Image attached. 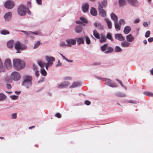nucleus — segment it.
<instances>
[{
	"instance_id": "obj_7",
	"label": "nucleus",
	"mask_w": 153,
	"mask_h": 153,
	"mask_svg": "<svg viewBox=\"0 0 153 153\" xmlns=\"http://www.w3.org/2000/svg\"><path fill=\"white\" fill-rule=\"evenodd\" d=\"M15 47L17 50L16 53H20L21 52L20 50H23L25 48V46L21 45L19 42H16Z\"/></svg>"
},
{
	"instance_id": "obj_5",
	"label": "nucleus",
	"mask_w": 153,
	"mask_h": 153,
	"mask_svg": "<svg viewBox=\"0 0 153 153\" xmlns=\"http://www.w3.org/2000/svg\"><path fill=\"white\" fill-rule=\"evenodd\" d=\"M10 78L14 81H18L20 78V75L19 73L16 71L12 72L10 75Z\"/></svg>"
},
{
	"instance_id": "obj_10",
	"label": "nucleus",
	"mask_w": 153,
	"mask_h": 153,
	"mask_svg": "<svg viewBox=\"0 0 153 153\" xmlns=\"http://www.w3.org/2000/svg\"><path fill=\"white\" fill-rule=\"evenodd\" d=\"M70 85V83L68 81H65L60 83L58 86V88H65Z\"/></svg>"
},
{
	"instance_id": "obj_62",
	"label": "nucleus",
	"mask_w": 153,
	"mask_h": 153,
	"mask_svg": "<svg viewBox=\"0 0 153 153\" xmlns=\"http://www.w3.org/2000/svg\"><path fill=\"white\" fill-rule=\"evenodd\" d=\"M60 55L62 57L63 59L65 60L66 61H68V59L66 58L62 54L60 53Z\"/></svg>"
},
{
	"instance_id": "obj_2",
	"label": "nucleus",
	"mask_w": 153,
	"mask_h": 153,
	"mask_svg": "<svg viewBox=\"0 0 153 153\" xmlns=\"http://www.w3.org/2000/svg\"><path fill=\"white\" fill-rule=\"evenodd\" d=\"M28 10V7L23 4H21L18 7L17 13L20 16H24L26 14L27 11Z\"/></svg>"
},
{
	"instance_id": "obj_38",
	"label": "nucleus",
	"mask_w": 153,
	"mask_h": 153,
	"mask_svg": "<svg viewBox=\"0 0 153 153\" xmlns=\"http://www.w3.org/2000/svg\"><path fill=\"white\" fill-rule=\"evenodd\" d=\"M79 83L78 82H74L73 83L72 85L70 86V87L71 88H73L76 87L77 86L79 85Z\"/></svg>"
},
{
	"instance_id": "obj_44",
	"label": "nucleus",
	"mask_w": 153,
	"mask_h": 153,
	"mask_svg": "<svg viewBox=\"0 0 153 153\" xmlns=\"http://www.w3.org/2000/svg\"><path fill=\"white\" fill-rule=\"evenodd\" d=\"M40 45V42L39 41L37 42L34 45V47L33 48H37L39 46V45Z\"/></svg>"
},
{
	"instance_id": "obj_58",
	"label": "nucleus",
	"mask_w": 153,
	"mask_h": 153,
	"mask_svg": "<svg viewBox=\"0 0 153 153\" xmlns=\"http://www.w3.org/2000/svg\"><path fill=\"white\" fill-rule=\"evenodd\" d=\"M148 41L149 42H151L153 41V38L150 37L148 39Z\"/></svg>"
},
{
	"instance_id": "obj_22",
	"label": "nucleus",
	"mask_w": 153,
	"mask_h": 153,
	"mask_svg": "<svg viewBox=\"0 0 153 153\" xmlns=\"http://www.w3.org/2000/svg\"><path fill=\"white\" fill-rule=\"evenodd\" d=\"M128 2L132 5L137 6L138 5V1L137 0H127Z\"/></svg>"
},
{
	"instance_id": "obj_31",
	"label": "nucleus",
	"mask_w": 153,
	"mask_h": 153,
	"mask_svg": "<svg viewBox=\"0 0 153 153\" xmlns=\"http://www.w3.org/2000/svg\"><path fill=\"white\" fill-rule=\"evenodd\" d=\"M82 27L79 26H77L75 28V31L76 33H79L82 32Z\"/></svg>"
},
{
	"instance_id": "obj_28",
	"label": "nucleus",
	"mask_w": 153,
	"mask_h": 153,
	"mask_svg": "<svg viewBox=\"0 0 153 153\" xmlns=\"http://www.w3.org/2000/svg\"><path fill=\"white\" fill-rule=\"evenodd\" d=\"M107 50L105 51L104 52L105 53H111L113 51V48L110 46L107 47Z\"/></svg>"
},
{
	"instance_id": "obj_41",
	"label": "nucleus",
	"mask_w": 153,
	"mask_h": 153,
	"mask_svg": "<svg viewBox=\"0 0 153 153\" xmlns=\"http://www.w3.org/2000/svg\"><path fill=\"white\" fill-rule=\"evenodd\" d=\"M115 50L116 52H120L122 51L121 49L118 46L115 47Z\"/></svg>"
},
{
	"instance_id": "obj_14",
	"label": "nucleus",
	"mask_w": 153,
	"mask_h": 153,
	"mask_svg": "<svg viewBox=\"0 0 153 153\" xmlns=\"http://www.w3.org/2000/svg\"><path fill=\"white\" fill-rule=\"evenodd\" d=\"M46 58L48 62L47 63L50 65L51 66L53 64V62H54L55 60V58L53 57L46 56Z\"/></svg>"
},
{
	"instance_id": "obj_8",
	"label": "nucleus",
	"mask_w": 153,
	"mask_h": 153,
	"mask_svg": "<svg viewBox=\"0 0 153 153\" xmlns=\"http://www.w3.org/2000/svg\"><path fill=\"white\" fill-rule=\"evenodd\" d=\"M105 81L106 82L105 84L110 87H116L117 85L114 83L111 82V79H105Z\"/></svg>"
},
{
	"instance_id": "obj_37",
	"label": "nucleus",
	"mask_w": 153,
	"mask_h": 153,
	"mask_svg": "<svg viewBox=\"0 0 153 153\" xmlns=\"http://www.w3.org/2000/svg\"><path fill=\"white\" fill-rule=\"evenodd\" d=\"M1 33L3 35L8 34L9 33V31L6 30H2L1 32Z\"/></svg>"
},
{
	"instance_id": "obj_61",
	"label": "nucleus",
	"mask_w": 153,
	"mask_h": 153,
	"mask_svg": "<svg viewBox=\"0 0 153 153\" xmlns=\"http://www.w3.org/2000/svg\"><path fill=\"white\" fill-rule=\"evenodd\" d=\"M143 25L146 27H147L148 26V24L147 22H144L143 24Z\"/></svg>"
},
{
	"instance_id": "obj_53",
	"label": "nucleus",
	"mask_w": 153,
	"mask_h": 153,
	"mask_svg": "<svg viewBox=\"0 0 153 153\" xmlns=\"http://www.w3.org/2000/svg\"><path fill=\"white\" fill-rule=\"evenodd\" d=\"M55 116L58 118H60V117H61V115L59 113H56V114H55Z\"/></svg>"
},
{
	"instance_id": "obj_23",
	"label": "nucleus",
	"mask_w": 153,
	"mask_h": 153,
	"mask_svg": "<svg viewBox=\"0 0 153 153\" xmlns=\"http://www.w3.org/2000/svg\"><path fill=\"white\" fill-rule=\"evenodd\" d=\"M131 30V29L130 27L128 26H126L124 28L123 32L125 34H128L130 32Z\"/></svg>"
},
{
	"instance_id": "obj_9",
	"label": "nucleus",
	"mask_w": 153,
	"mask_h": 153,
	"mask_svg": "<svg viewBox=\"0 0 153 153\" xmlns=\"http://www.w3.org/2000/svg\"><path fill=\"white\" fill-rule=\"evenodd\" d=\"M107 0H103V1H102L101 3L100 2H98V10H100L101 9H103L102 8L103 7H105L107 4Z\"/></svg>"
},
{
	"instance_id": "obj_30",
	"label": "nucleus",
	"mask_w": 153,
	"mask_h": 153,
	"mask_svg": "<svg viewBox=\"0 0 153 153\" xmlns=\"http://www.w3.org/2000/svg\"><path fill=\"white\" fill-rule=\"evenodd\" d=\"M93 35L97 39L100 38L99 34L96 30H94L93 31Z\"/></svg>"
},
{
	"instance_id": "obj_59",
	"label": "nucleus",
	"mask_w": 153,
	"mask_h": 153,
	"mask_svg": "<svg viewBox=\"0 0 153 153\" xmlns=\"http://www.w3.org/2000/svg\"><path fill=\"white\" fill-rule=\"evenodd\" d=\"M62 65V63L60 62L59 60L58 61V64H57L56 65V67H58L59 66H61Z\"/></svg>"
},
{
	"instance_id": "obj_47",
	"label": "nucleus",
	"mask_w": 153,
	"mask_h": 153,
	"mask_svg": "<svg viewBox=\"0 0 153 153\" xmlns=\"http://www.w3.org/2000/svg\"><path fill=\"white\" fill-rule=\"evenodd\" d=\"M60 45L61 47H65L68 46V44H66L64 42H62L60 44Z\"/></svg>"
},
{
	"instance_id": "obj_4",
	"label": "nucleus",
	"mask_w": 153,
	"mask_h": 153,
	"mask_svg": "<svg viewBox=\"0 0 153 153\" xmlns=\"http://www.w3.org/2000/svg\"><path fill=\"white\" fill-rule=\"evenodd\" d=\"M114 26L116 30L118 31L120 30L121 26L122 25H125V22L124 20L122 19L119 21V22H114Z\"/></svg>"
},
{
	"instance_id": "obj_17",
	"label": "nucleus",
	"mask_w": 153,
	"mask_h": 153,
	"mask_svg": "<svg viewBox=\"0 0 153 153\" xmlns=\"http://www.w3.org/2000/svg\"><path fill=\"white\" fill-rule=\"evenodd\" d=\"M126 38L127 41L128 42H131L134 39V37L131 34H129L127 36H126Z\"/></svg>"
},
{
	"instance_id": "obj_63",
	"label": "nucleus",
	"mask_w": 153,
	"mask_h": 153,
	"mask_svg": "<svg viewBox=\"0 0 153 153\" xmlns=\"http://www.w3.org/2000/svg\"><path fill=\"white\" fill-rule=\"evenodd\" d=\"M129 102L132 103H136V102L135 101L130 100L129 101Z\"/></svg>"
},
{
	"instance_id": "obj_56",
	"label": "nucleus",
	"mask_w": 153,
	"mask_h": 153,
	"mask_svg": "<svg viewBox=\"0 0 153 153\" xmlns=\"http://www.w3.org/2000/svg\"><path fill=\"white\" fill-rule=\"evenodd\" d=\"M140 22V20L139 19H135L134 21V23H139Z\"/></svg>"
},
{
	"instance_id": "obj_55",
	"label": "nucleus",
	"mask_w": 153,
	"mask_h": 153,
	"mask_svg": "<svg viewBox=\"0 0 153 153\" xmlns=\"http://www.w3.org/2000/svg\"><path fill=\"white\" fill-rule=\"evenodd\" d=\"M71 79V78L70 76H67V77H65L64 78V79L65 80H70Z\"/></svg>"
},
{
	"instance_id": "obj_11",
	"label": "nucleus",
	"mask_w": 153,
	"mask_h": 153,
	"mask_svg": "<svg viewBox=\"0 0 153 153\" xmlns=\"http://www.w3.org/2000/svg\"><path fill=\"white\" fill-rule=\"evenodd\" d=\"M38 64L39 66L42 68H44V67L45 66L47 70H48V67L51 65L47 63L44 62L41 60H39L38 61Z\"/></svg>"
},
{
	"instance_id": "obj_52",
	"label": "nucleus",
	"mask_w": 153,
	"mask_h": 153,
	"mask_svg": "<svg viewBox=\"0 0 153 153\" xmlns=\"http://www.w3.org/2000/svg\"><path fill=\"white\" fill-rule=\"evenodd\" d=\"M116 80L123 87L124 86L122 82L121 81L119 80L118 79H117Z\"/></svg>"
},
{
	"instance_id": "obj_32",
	"label": "nucleus",
	"mask_w": 153,
	"mask_h": 153,
	"mask_svg": "<svg viewBox=\"0 0 153 153\" xmlns=\"http://www.w3.org/2000/svg\"><path fill=\"white\" fill-rule=\"evenodd\" d=\"M6 97V96L5 94L2 93H0V101H4Z\"/></svg>"
},
{
	"instance_id": "obj_21",
	"label": "nucleus",
	"mask_w": 153,
	"mask_h": 153,
	"mask_svg": "<svg viewBox=\"0 0 153 153\" xmlns=\"http://www.w3.org/2000/svg\"><path fill=\"white\" fill-rule=\"evenodd\" d=\"M94 25L96 28H97L98 29L102 30L103 29V26L100 23H95Z\"/></svg>"
},
{
	"instance_id": "obj_57",
	"label": "nucleus",
	"mask_w": 153,
	"mask_h": 153,
	"mask_svg": "<svg viewBox=\"0 0 153 153\" xmlns=\"http://www.w3.org/2000/svg\"><path fill=\"white\" fill-rule=\"evenodd\" d=\"M35 75L37 77H38L39 75V71H36L35 72Z\"/></svg>"
},
{
	"instance_id": "obj_35",
	"label": "nucleus",
	"mask_w": 153,
	"mask_h": 153,
	"mask_svg": "<svg viewBox=\"0 0 153 153\" xmlns=\"http://www.w3.org/2000/svg\"><path fill=\"white\" fill-rule=\"evenodd\" d=\"M119 3L120 6H124L126 4L125 0H119Z\"/></svg>"
},
{
	"instance_id": "obj_26",
	"label": "nucleus",
	"mask_w": 153,
	"mask_h": 153,
	"mask_svg": "<svg viewBox=\"0 0 153 153\" xmlns=\"http://www.w3.org/2000/svg\"><path fill=\"white\" fill-rule=\"evenodd\" d=\"M104 20L107 23L108 28L111 29L112 27V24L111 21L107 18H105Z\"/></svg>"
},
{
	"instance_id": "obj_48",
	"label": "nucleus",
	"mask_w": 153,
	"mask_h": 153,
	"mask_svg": "<svg viewBox=\"0 0 153 153\" xmlns=\"http://www.w3.org/2000/svg\"><path fill=\"white\" fill-rule=\"evenodd\" d=\"M37 3L39 5H41L42 4V0H36Z\"/></svg>"
},
{
	"instance_id": "obj_1",
	"label": "nucleus",
	"mask_w": 153,
	"mask_h": 153,
	"mask_svg": "<svg viewBox=\"0 0 153 153\" xmlns=\"http://www.w3.org/2000/svg\"><path fill=\"white\" fill-rule=\"evenodd\" d=\"M14 67L16 70H19L23 69L25 66V63L19 59H16L13 60Z\"/></svg>"
},
{
	"instance_id": "obj_49",
	"label": "nucleus",
	"mask_w": 153,
	"mask_h": 153,
	"mask_svg": "<svg viewBox=\"0 0 153 153\" xmlns=\"http://www.w3.org/2000/svg\"><path fill=\"white\" fill-rule=\"evenodd\" d=\"M10 98L12 100H16L17 99V97L16 95H12L10 96Z\"/></svg>"
},
{
	"instance_id": "obj_34",
	"label": "nucleus",
	"mask_w": 153,
	"mask_h": 153,
	"mask_svg": "<svg viewBox=\"0 0 153 153\" xmlns=\"http://www.w3.org/2000/svg\"><path fill=\"white\" fill-rule=\"evenodd\" d=\"M7 46L9 48H12L13 46V41L10 40L8 42L7 44Z\"/></svg>"
},
{
	"instance_id": "obj_25",
	"label": "nucleus",
	"mask_w": 153,
	"mask_h": 153,
	"mask_svg": "<svg viewBox=\"0 0 153 153\" xmlns=\"http://www.w3.org/2000/svg\"><path fill=\"white\" fill-rule=\"evenodd\" d=\"M121 45L123 47L127 48L130 46V43L128 42V41H125L122 42L121 43Z\"/></svg>"
},
{
	"instance_id": "obj_43",
	"label": "nucleus",
	"mask_w": 153,
	"mask_h": 153,
	"mask_svg": "<svg viewBox=\"0 0 153 153\" xmlns=\"http://www.w3.org/2000/svg\"><path fill=\"white\" fill-rule=\"evenodd\" d=\"M85 38L87 44H90L91 43V41L89 37L88 36H86Z\"/></svg>"
},
{
	"instance_id": "obj_42",
	"label": "nucleus",
	"mask_w": 153,
	"mask_h": 153,
	"mask_svg": "<svg viewBox=\"0 0 153 153\" xmlns=\"http://www.w3.org/2000/svg\"><path fill=\"white\" fill-rule=\"evenodd\" d=\"M41 74L43 76H46L47 74V72L44 69H42L41 70Z\"/></svg>"
},
{
	"instance_id": "obj_39",
	"label": "nucleus",
	"mask_w": 153,
	"mask_h": 153,
	"mask_svg": "<svg viewBox=\"0 0 153 153\" xmlns=\"http://www.w3.org/2000/svg\"><path fill=\"white\" fill-rule=\"evenodd\" d=\"M144 94L150 97H153V93L151 92L148 91L145 92H144Z\"/></svg>"
},
{
	"instance_id": "obj_19",
	"label": "nucleus",
	"mask_w": 153,
	"mask_h": 153,
	"mask_svg": "<svg viewBox=\"0 0 153 153\" xmlns=\"http://www.w3.org/2000/svg\"><path fill=\"white\" fill-rule=\"evenodd\" d=\"M99 14L100 16L102 17H105L106 16V13L104 9H101L99 10Z\"/></svg>"
},
{
	"instance_id": "obj_33",
	"label": "nucleus",
	"mask_w": 153,
	"mask_h": 153,
	"mask_svg": "<svg viewBox=\"0 0 153 153\" xmlns=\"http://www.w3.org/2000/svg\"><path fill=\"white\" fill-rule=\"evenodd\" d=\"M22 32H24L25 34L27 36H28V35L30 34V33H33L35 35H38L40 34V33L38 32H26L25 31H22Z\"/></svg>"
},
{
	"instance_id": "obj_46",
	"label": "nucleus",
	"mask_w": 153,
	"mask_h": 153,
	"mask_svg": "<svg viewBox=\"0 0 153 153\" xmlns=\"http://www.w3.org/2000/svg\"><path fill=\"white\" fill-rule=\"evenodd\" d=\"M150 31H148L146 32L145 35V37L148 38L150 36Z\"/></svg>"
},
{
	"instance_id": "obj_24",
	"label": "nucleus",
	"mask_w": 153,
	"mask_h": 153,
	"mask_svg": "<svg viewBox=\"0 0 153 153\" xmlns=\"http://www.w3.org/2000/svg\"><path fill=\"white\" fill-rule=\"evenodd\" d=\"M90 13L91 15L93 16H96L97 14V12L96 9L93 7H92L91 9Z\"/></svg>"
},
{
	"instance_id": "obj_15",
	"label": "nucleus",
	"mask_w": 153,
	"mask_h": 153,
	"mask_svg": "<svg viewBox=\"0 0 153 153\" xmlns=\"http://www.w3.org/2000/svg\"><path fill=\"white\" fill-rule=\"evenodd\" d=\"M115 38L116 39L120 41H124L125 39V38L120 33L115 34Z\"/></svg>"
},
{
	"instance_id": "obj_3",
	"label": "nucleus",
	"mask_w": 153,
	"mask_h": 153,
	"mask_svg": "<svg viewBox=\"0 0 153 153\" xmlns=\"http://www.w3.org/2000/svg\"><path fill=\"white\" fill-rule=\"evenodd\" d=\"M32 78L30 76L28 75L25 76L24 77V81L22 83V85L28 88L32 85Z\"/></svg>"
},
{
	"instance_id": "obj_60",
	"label": "nucleus",
	"mask_w": 153,
	"mask_h": 153,
	"mask_svg": "<svg viewBox=\"0 0 153 153\" xmlns=\"http://www.w3.org/2000/svg\"><path fill=\"white\" fill-rule=\"evenodd\" d=\"M6 85L7 86V88L8 89H11V86L10 84H7Z\"/></svg>"
},
{
	"instance_id": "obj_51",
	"label": "nucleus",
	"mask_w": 153,
	"mask_h": 153,
	"mask_svg": "<svg viewBox=\"0 0 153 153\" xmlns=\"http://www.w3.org/2000/svg\"><path fill=\"white\" fill-rule=\"evenodd\" d=\"M31 2L30 1H28L27 2V6L29 8L31 7Z\"/></svg>"
},
{
	"instance_id": "obj_18",
	"label": "nucleus",
	"mask_w": 153,
	"mask_h": 153,
	"mask_svg": "<svg viewBox=\"0 0 153 153\" xmlns=\"http://www.w3.org/2000/svg\"><path fill=\"white\" fill-rule=\"evenodd\" d=\"M89 7V4L87 3H86L83 4L82 6V10L84 12H86L88 10Z\"/></svg>"
},
{
	"instance_id": "obj_36",
	"label": "nucleus",
	"mask_w": 153,
	"mask_h": 153,
	"mask_svg": "<svg viewBox=\"0 0 153 153\" xmlns=\"http://www.w3.org/2000/svg\"><path fill=\"white\" fill-rule=\"evenodd\" d=\"M107 45L106 44L104 45L101 47V50L102 51H104L107 49Z\"/></svg>"
},
{
	"instance_id": "obj_27",
	"label": "nucleus",
	"mask_w": 153,
	"mask_h": 153,
	"mask_svg": "<svg viewBox=\"0 0 153 153\" xmlns=\"http://www.w3.org/2000/svg\"><path fill=\"white\" fill-rule=\"evenodd\" d=\"M106 41V37L103 34H101L100 39V43H102L105 42Z\"/></svg>"
},
{
	"instance_id": "obj_16",
	"label": "nucleus",
	"mask_w": 153,
	"mask_h": 153,
	"mask_svg": "<svg viewBox=\"0 0 153 153\" xmlns=\"http://www.w3.org/2000/svg\"><path fill=\"white\" fill-rule=\"evenodd\" d=\"M66 42L68 46H70L71 45H74L76 43V40L73 39L67 40Z\"/></svg>"
},
{
	"instance_id": "obj_54",
	"label": "nucleus",
	"mask_w": 153,
	"mask_h": 153,
	"mask_svg": "<svg viewBox=\"0 0 153 153\" xmlns=\"http://www.w3.org/2000/svg\"><path fill=\"white\" fill-rule=\"evenodd\" d=\"M85 103L87 105H89L91 104V102L88 100H86L85 102Z\"/></svg>"
},
{
	"instance_id": "obj_12",
	"label": "nucleus",
	"mask_w": 153,
	"mask_h": 153,
	"mask_svg": "<svg viewBox=\"0 0 153 153\" xmlns=\"http://www.w3.org/2000/svg\"><path fill=\"white\" fill-rule=\"evenodd\" d=\"M12 16V14L11 12L6 13L4 16L5 20L7 21H10L11 19Z\"/></svg>"
},
{
	"instance_id": "obj_29",
	"label": "nucleus",
	"mask_w": 153,
	"mask_h": 153,
	"mask_svg": "<svg viewBox=\"0 0 153 153\" xmlns=\"http://www.w3.org/2000/svg\"><path fill=\"white\" fill-rule=\"evenodd\" d=\"M78 44H83L84 43L83 39L82 38H76V39Z\"/></svg>"
},
{
	"instance_id": "obj_40",
	"label": "nucleus",
	"mask_w": 153,
	"mask_h": 153,
	"mask_svg": "<svg viewBox=\"0 0 153 153\" xmlns=\"http://www.w3.org/2000/svg\"><path fill=\"white\" fill-rule=\"evenodd\" d=\"M81 21L83 23L87 24L88 23V20L85 18L81 17L80 18Z\"/></svg>"
},
{
	"instance_id": "obj_20",
	"label": "nucleus",
	"mask_w": 153,
	"mask_h": 153,
	"mask_svg": "<svg viewBox=\"0 0 153 153\" xmlns=\"http://www.w3.org/2000/svg\"><path fill=\"white\" fill-rule=\"evenodd\" d=\"M111 16L112 20L114 22H116L118 21V17L117 16L113 13H111Z\"/></svg>"
},
{
	"instance_id": "obj_13",
	"label": "nucleus",
	"mask_w": 153,
	"mask_h": 153,
	"mask_svg": "<svg viewBox=\"0 0 153 153\" xmlns=\"http://www.w3.org/2000/svg\"><path fill=\"white\" fill-rule=\"evenodd\" d=\"M4 64L8 70L10 69L12 67L11 61L9 59H7L5 60Z\"/></svg>"
},
{
	"instance_id": "obj_45",
	"label": "nucleus",
	"mask_w": 153,
	"mask_h": 153,
	"mask_svg": "<svg viewBox=\"0 0 153 153\" xmlns=\"http://www.w3.org/2000/svg\"><path fill=\"white\" fill-rule=\"evenodd\" d=\"M107 38L109 39H110L111 41L113 40V39L112 38V36L111 34L110 33L106 35Z\"/></svg>"
},
{
	"instance_id": "obj_6",
	"label": "nucleus",
	"mask_w": 153,
	"mask_h": 153,
	"mask_svg": "<svg viewBox=\"0 0 153 153\" xmlns=\"http://www.w3.org/2000/svg\"><path fill=\"white\" fill-rule=\"evenodd\" d=\"M14 3L11 0H8L5 2L4 7L8 9H12L14 7Z\"/></svg>"
},
{
	"instance_id": "obj_50",
	"label": "nucleus",
	"mask_w": 153,
	"mask_h": 153,
	"mask_svg": "<svg viewBox=\"0 0 153 153\" xmlns=\"http://www.w3.org/2000/svg\"><path fill=\"white\" fill-rule=\"evenodd\" d=\"M12 118L15 119L16 117V113H14L12 114Z\"/></svg>"
},
{
	"instance_id": "obj_64",
	"label": "nucleus",
	"mask_w": 153,
	"mask_h": 153,
	"mask_svg": "<svg viewBox=\"0 0 153 153\" xmlns=\"http://www.w3.org/2000/svg\"><path fill=\"white\" fill-rule=\"evenodd\" d=\"M33 69L34 70H36L37 69V67L36 66L35 64H33Z\"/></svg>"
}]
</instances>
